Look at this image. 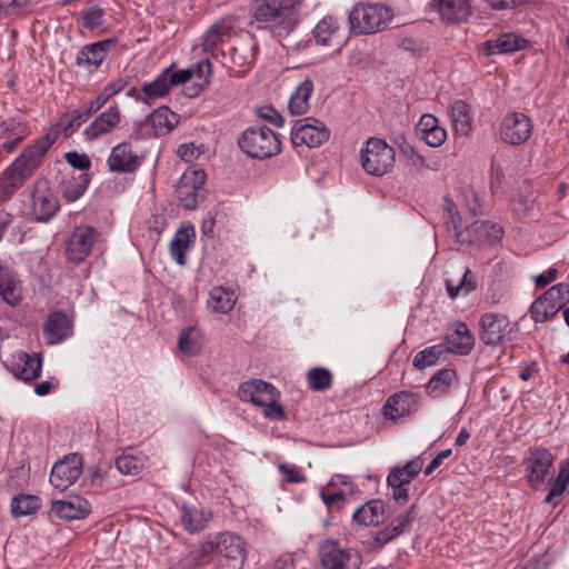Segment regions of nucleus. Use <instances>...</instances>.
<instances>
[{
	"label": "nucleus",
	"instance_id": "obj_5",
	"mask_svg": "<svg viewBox=\"0 0 569 569\" xmlns=\"http://www.w3.org/2000/svg\"><path fill=\"white\" fill-rule=\"evenodd\" d=\"M206 172L202 169L186 170L176 186L179 203L188 210H194L207 197L204 189Z\"/></svg>",
	"mask_w": 569,
	"mask_h": 569
},
{
	"label": "nucleus",
	"instance_id": "obj_26",
	"mask_svg": "<svg viewBox=\"0 0 569 569\" xmlns=\"http://www.w3.org/2000/svg\"><path fill=\"white\" fill-rule=\"evenodd\" d=\"M141 160L131 151L130 144H116L108 158V164L111 171L133 172L141 164Z\"/></svg>",
	"mask_w": 569,
	"mask_h": 569
},
{
	"label": "nucleus",
	"instance_id": "obj_47",
	"mask_svg": "<svg viewBox=\"0 0 569 569\" xmlns=\"http://www.w3.org/2000/svg\"><path fill=\"white\" fill-rule=\"evenodd\" d=\"M208 522V517L204 511L194 507L183 506L181 508V523L183 528L193 533L202 530Z\"/></svg>",
	"mask_w": 569,
	"mask_h": 569
},
{
	"label": "nucleus",
	"instance_id": "obj_8",
	"mask_svg": "<svg viewBox=\"0 0 569 569\" xmlns=\"http://www.w3.org/2000/svg\"><path fill=\"white\" fill-rule=\"evenodd\" d=\"M179 116L167 107L154 110L149 117L141 121L136 129V139H158L169 132L178 124Z\"/></svg>",
	"mask_w": 569,
	"mask_h": 569
},
{
	"label": "nucleus",
	"instance_id": "obj_10",
	"mask_svg": "<svg viewBox=\"0 0 569 569\" xmlns=\"http://www.w3.org/2000/svg\"><path fill=\"white\" fill-rule=\"evenodd\" d=\"M396 151L391 144H367L361 151V166L373 176H382L393 166Z\"/></svg>",
	"mask_w": 569,
	"mask_h": 569
},
{
	"label": "nucleus",
	"instance_id": "obj_15",
	"mask_svg": "<svg viewBox=\"0 0 569 569\" xmlns=\"http://www.w3.org/2000/svg\"><path fill=\"white\" fill-rule=\"evenodd\" d=\"M96 239L97 232L93 228L88 226L77 227L67 242L66 254L68 260L74 263L82 262L91 252Z\"/></svg>",
	"mask_w": 569,
	"mask_h": 569
},
{
	"label": "nucleus",
	"instance_id": "obj_62",
	"mask_svg": "<svg viewBox=\"0 0 569 569\" xmlns=\"http://www.w3.org/2000/svg\"><path fill=\"white\" fill-rule=\"evenodd\" d=\"M24 136L22 133H16L14 121H3L0 123V139L4 142H21Z\"/></svg>",
	"mask_w": 569,
	"mask_h": 569
},
{
	"label": "nucleus",
	"instance_id": "obj_63",
	"mask_svg": "<svg viewBox=\"0 0 569 569\" xmlns=\"http://www.w3.org/2000/svg\"><path fill=\"white\" fill-rule=\"evenodd\" d=\"M67 162L72 166L74 169L84 171L91 167V161L89 157L84 153H79L76 151L67 152L64 154Z\"/></svg>",
	"mask_w": 569,
	"mask_h": 569
},
{
	"label": "nucleus",
	"instance_id": "obj_2",
	"mask_svg": "<svg viewBox=\"0 0 569 569\" xmlns=\"http://www.w3.org/2000/svg\"><path fill=\"white\" fill-rule=\"evenodd\" d=\"M211 552L217 556L216 569H242L247 559V543L237 533L219 532L201 546L198 556L190 553L187 559L194 561Z\"/></svg>",
	"mask_w": 569,
	"mask_h": 569
},
{
	"label": "nucleus",
	"instance_id": "obj_29",
	"mask_svg": "<svg viewBox=\"0 0 569 569\" xmlns=\"http://www.w3.org/2000/svg\"><path fill=\"white\" fill-rule=\"evenodd\" d=\"M116 46L114 39H107L84 46L77 56V64L97 69L106 59L107 52Z\"/></svg>",
	"mask_w": 569,
	"mask_h": 569
},
{
	"label": "nucleus",
	"instance_id": "obj_31",
	"mask_svg": "<svg viewBox=\"0 0 569 569\" xmlns=\"http://www.w3.org/2000/svg\"><path fill=\"white\" fill-rule=\"evenodd\" d=\"M452 129L457 138H469L472 131L471 107L463 100H456L450 106Z\"/></svg>",
	"mask_w": 569,
	"mask_h": 569
},
{
	"label": "nucleus",
	"instance_id": "obj_33",
	"mask_svg": "<svg viewBox=\"0 0 569 569\" xmlns=\"http://www.w3.org/2000/svg\"><path fill=\"white\" fill-rule=\"evenodd\" d=\"M503 230L498 223L490 221H475L466 228L465 237L470 240L466 243L492 242L502 238Z\"/></svg>",
	"mask_w": 569,
	"mask_h": 569
},
{
	"label": "nucleus",
	"instance_id": "obj_6",
	"mask_svg": "<svg viewBox=\"0 0 569 569\" xmlns=\"http://www.w3.org/2000/svg\"><path fill=\"white\" fill-rule=\"evenodd\" d=\"M319 559L323 569H360L362 558L355 549H342L335 539L319 545Z\"/></svg>",
	"mask_w": 569,
	"mask_h": 569
},
{
	"label": "nucleus",
	"instance_id": "obj_40",
	"mask_svg": "<svg viewBox=\"0 0 569 569\" xmlns=\"http://www.w3.org/2000/svg\"><path fill=\"white\" fill-rule=\"evenodd\" d=\"M442 220L447 231L452 233L458 243L465 244L470 240L465 237L466 229L461 228V217L456 203L448 198H445Z\"/></svg>",
	"mask_w": 569,
	"mask_h": 569
},
{
	"label": "nucleus",
	"instance_id": "obj_4",
	"mask_svg": "<svg viewBox=\"0 0 569 569\" xmlns=\"http://www.w3.org/2000/svg\"><path fill=\"white\" fill-rule=\"evenodd\" d=\"M393 18L391 8L380 3L359 2L349 13L350 30L355 34H372L388 28Z\"/></svg>",
	"mask_w": 569,
	"mask_h": 569
},
{
	"label": "nucleus",
	"instance_id": "obj_61",
	"mask_svg": "<svg viewBox=\"0 0 569 569\" xmlns=\"http://www.w3.org/2000/svg\"><path fill=\"white\" fill-rule=\"evenodd\" d=\"M303 562L305 559L301 556L286 553L274 561L273 569H305Z\"/></svg>",
	"mask_w": 569,
	"mask_h": 569
},
{
	"label": "nucleus",
	"instance_id": "obj_51",
	"mask_svg": "<svg viewBox=\"0 0 569 569\" xmlns=\"http://www.w3.org/2000/svg\"><path fill=\"white\" fill-rule=\"evenodd\" d=\"M116 468L126 476H138L144 468V458L131 453H123L116 459Z\"/></svg>",
	"mask_w": 569,
	"mask_h": 569
},
{
	"label": "nucleus",
	"instance_id": "obj_28",
	"mask_svg": "<svg viewBox=\"0 0 569 569\" xmlns=\"http://www.w3.org/2000/svg\"><path fill=\"white\" fill-rule=\"evenodd\" d=\"M196 240V230L193 226H181L173 234L169 243L171 258L179 264H186V253Z\"/></svg>",
	"mask_w": 569,
	"mask_h": 569
},
{
	"label": "nucleus",
	"instance_id": "obj_32",
	"mask_svg": "<svg viewBox=\"0 0 569 569\" xmlns=\"http://www.w3.org/2000/svg\"><path fill=\"white\" fill-rule=\"evenodd\" d=\"M234 24L236 19L232 17H224L212 24L203 36V51L208 52L229 39L233 32Z\"/></svg>",
	"mask_w": 569,
	"mask_h": 569
},
{
	"label": "nucleus",
	"instance_id": "obj_43",
	"mask_svg": "<svg viewBox=\"0 0 569 569\" xmlns=\"http://www.w3.org/2000/svg\"><path fill=\"white\" fill-rule=\"evenodd\" d=\"M423 461L420 458L412 459L403 466L393 467L388 477L387 483L410 486L411 481L420 473Z\"/></svg>",
	"mask_w": 569,
	"mask_h": 569
},
{
	"label": "nucleus",
	"instance_id": "obj_14",
	"mask_svg": "<svg viewBox=\"0 0 569 569\" xmlns=\"http://www.w3.org/2000/svg\"><path fill=\"white\" fill-rule=\"evenodd\" d=\"M258 52V43L254 36L247 32L241 34L229 49V58L237 73H246L253 64Z\"/></svg>",
	"mask_w": 569,
	"mask_h": 569
},
{
	"label": "nucleus",
	"instance_id": "obj_57",
	"mask_svg": "<svg viewBox=\"0 0 569 569\" xmlns=\"http://www.w3.org/2000/svg\"><path fill=\"white\" fill-rule=\"evenodd\" d=\"M208 152L206 144H179L177 154L186 162H192Z\"/></svg>",
	"mask_w": 569,
	"mask_h": 569
},
{
	"label": "nucleus",
	"instance_id": "obj_30",
	"mask_svg": "<svg viewBox=\"0 0 569 569\" xmlns=\"http://www.w3.org/2000/svg\"><path fill=\"white\" fill-rule=\"evenodd\" d=\"M17 378L29 382L37 379L42 369V358L39 353L19 352L12 366Z\"/></svg>",
	"mask_w": 569,
	"mask_h": 569
},
{
	"label": "nucleus",
	"instance_id": "obj_41",
	"mask_svg": "<svg viewBox=\"0 0 569 569\" xmlns=\"http://www.w3.org/2000/svg\"><path fill=\"white\" fill-rule=\"evenodd\" d=\"M457 385V372L449 368L441 369L429 380L427 385V392L433 398H439L447 395L451 387Z\"/></svg>",
	"mask_w": 569,
	"mask_h": 569
},
{
	"label": "nucleus",
	"instance_id": "obj_7",
	"mask_svg": "<svg viewBox=\"0 0 569 569\" xmlns=\"http://www.w3.org/2000/svg\"><path fill=\"white\" fill-rule=\"evenodd\" d=\"M569 302V284L557 283L531 305V317L536 322H545L558 313Z\"/></svg>",
	"mask_w": 569,
	"mask_h": 569
},
{
	"label": "nucleus",
	"instance_id": "obj_50",
	"mask_svg": "<svg viewBox=\"0 0 569 569\" xmlns=\"http://www.w3.org/2000/svg\"><path fill=\"white\" fill-rule=\"evenodd\" d=\"M274 140L280 142L279 136L264 124H254L247 128L237 142H260Z\"/></svg>",
	"mask_w": 569,
	"mask_h": 569
},
{
	"label": "nucleus",
	"instance_id": "obj_54",
	"mask_svg": "<svg viewBox=\"0 0 569 569\" xmlns=\"http://www.w3.org/2000/svg\"><path fill=\"white\" fill-rule=\"evenodd\" d=\"M191 69L193 70V77H197L200 80V82L193 86V96H197L204 89L206 86L209 84L210 77L212 74V64L210 60L207 58L191 66Z\"/></svg>",
	"mask_w": 569,
	"mask_h": 569
},
{
	"label": "nucleus",
	"instance_id": "obj_12",
	"mask_svg": "<svg viewBox=\"0 0 569 569\" xmlns=\"http://www.w3.org/2000/svg\"><path fill=\"white\" fill-rule=\"evenodd\" d=\"M82 473V458L73 453L56 462L50 475V483L59 490L72 486Z\"/></svg>",
	"mask_w": 569,
	"mask_h": 569
},
{
	"label": "nucleus",
	"instance_id": "obj_36",
	"mask_svg": "<svg viewBox=\"0 0 569 569\" xmlns=\"http://www.w3.org/2000/svg\"><path fill=\"white\" fill-rule=\"evenodd\" d=\"M87 120L88 119L78 111L62 116L51 128V131L46 136V142H54L60 139L70 138L72 133L76 132Z\"/></svg>",
	"mask_w": 569,
	"mask_h": 569
},
{
	"label": "nucleus",
	"instance_id": "obj_53",
	"mask_svg": "<svg viewBox=\"0 0 569 569\" xmlns=\"http://www.w3.org/2000/svg\"><path fill=\"white\" fill-rule=\"evenodd\" d=\"M239 148L253 159L263 160L281 152V144H238Z\"/></svg>",
	"mask_w": 569,
	"mask_h": 569
},
{
	"label": "nucleus",
	"instance_id": "obj_49",
	"mask_svg": "<svg viewBox=\"0 0 569 569\" xmlns=\"http://www.w3.org/2000/svg\"><path fill=\"white\" fill-rule=\"evenodd\" d=\"M306 378L309 388L318 392L328 390L333 380L332 373L323 367L311 368Z\"/></svg>",
	"mask_w": 569,
	"mask_h": 569
},
{
	"label": "nucleus",
	"instance_id": "obj_21",
	"mask_svg": "<svg viewBox=\"0 0 569 569\" xmlns=\"http://www.w3.org/2000/svg\"><path fill=\"white\" fill-rule=\"evenodd\" d=\"M338 22L331 17H326L322 20H320L315 27L312 31V38L301 40L292 44L291 47L296 51H301L309 48L312 44V42H316L317 44L325 47L331 46L333 39L338 33Z\"/></svg>",
	"mask_w": 569,
	"mask_h": 569
},
{
	"label": "nucleus",
	"instance_id": "obj_46",
	"mask_svg": "<svg viewBox=\"0 0 569 569\" xmlns=\"http://www.w3.org/2000/svg\"><path fill=\"white\" fill-rule=\"evenodd\" d=\"M446 288L451 299H456L460 296L465 297L477 288L476 277L471 270L467 268L457 282L452 279H447Z\"/></svg>",
	"mask_w": 569,
	"mask_h": 569
},
{
	"label": "nucleus",
	"instance_id": "obj_42",
	"mask_svg": "<svg viewBox=\"0 0 569 569\" xmlns=\"http://www.w3.org/2000/svg\"><path fill=\"white\" fill-rule=\"evenodd\" d=\"M385 503L373 499L359 507L352 515V519L363 526H378L383 521Z\"/></svg>",
	"mask_w": 569,
	"mask_h": 569
},
{
	"label": "nucleus",
	"instance_id": "obj_59",
	"mask_svg": "<svg viewBox=\"0 0 569 569\" xmlns=\"http://www.w3.org/2000/svg\"><path fill=\"white\" fill-rule=\"evenodd\" d=\"M82 26L88 30H94L103 23L101 9L89 8L81 12Z\"/></svg>",
	"mask_w": 569,
	"mask_h": 569
},
{
	"label": "nucleus",
	"instance_id": "obj_37",
	"mask_svg": "<svg viewBox=\"0 0 569 569\" xmlns=\"http://www.w3.org/2000/svg\"><path fill=\"white\" fill-rule=\"evenodd\" d=\"M416 132L423 142H446L447 140L446 129L440 127L438 119L430 113L421 116Z\"/></svg>",
	"mask_w": 569,
	"mask_h": 569
},
{
	"label": "nucleus",
	"instance_id": "obj_39",
	"mask_svg": "<svg viewBox=\"0 0 569 569\" xmlns=\"http://www.w3.org/2000/svg\"><path fill=\"white\" fill-rule=\"evenodd\" d=\"M313 81L307 77L296 88L295 92L290 96L288 109L290 113L300 116L308 111L309 99L313 92Z\"/></svg>",
	"mask_w": 569,
	"mask_h": 569
},
{
	"label": "nucleus",
	"instance_id": "obj_11",
	"mask_svg": "<svg viewBox=\"0 0 569 569\" xmlns=\"http://www.w3.org/2000/svg\"><path fill=\"white\" fill-rule=\"evenodd\" d=\"M60 208L58 198L49 188L44 179L37 180L32 191V213L37 221L48 222Z\"/></svg>",
	"mask_w": 569,
	"mask_h": 569
},
{
	"label": "nucleus",
	"instance_id": "obj_60",
	"mask_svg": "<svg viewBox=\"0 0 569 569\" xmlns=\"http://www.w3.org/2000/svg\"><path fill=\"white\" fill-rule=\"evenodd\" d=\"M415 519V506H411L405 513L395 518L390 525L395 529V535L398 537L409 529Z\"/></svg>",
	"mask_w": 569,
	"mask_h": 569
},
{
	"label": "nucleus",
	"instance_id": "obj_48",
	"mask_svg": "<svg viewBox=\"0 0 569 569\" xmlns=\"http://www.w3.org/2000/svg\"><path fill=\"white\" fill-rule=\"evenodd\" d=\"M40 507V499L32 495H18L11 500V513L21 518L34 513Z\"/></svg>",
	"mask_w": 569,
	"mask_h": 569
},
{
	"label": "nucleus",
	"instance_id": "obj_16",
	"mask_svg": "<svg viewBox=\"0 0 569 569\" xmlns=\"http://www.w3.org/2000/svg\"><path fill=\"white\" fill-rule=\"evenodd\" d=\"M419 407L420 395L412 391H400L387 399L382 413L386 419L397 421L402 417L417 412Z\"/></svg>",
	"mask_w": 569,
	"mask_h": 569
},
{
	"label": "nucleus",
	"instance_id": "obj_23",
	"mask_svg": "<svg viewBox=\"0 0 569 569\" xmlns=\"http://www.w3.org/2000/svg\"><path fill=\"white\" fill-rule=\"evenodd\" d=\"M433 2L441 19L448 23H463L471 16L469 0H433Z\"/></svg>",
	"mask_w": 569,
	"mask_h": 569
},
{
	"label": "nucleus",
	"instance_id": "obj_58",
	"mask_svg": "<svg viewBox=\"0 0 569 569\" xmlns=\"http://www.w3.org/2000/svg\"><path fill=\"white\" fill-rule=\"evenodd\" d=\"M569 488L568 478L565 471H559L557 478L551 485V488L548 492V495L545 498V501L547 503H555L557 505V501H555L556 498L560 497L567 489Z\"/></svg>",
	"mask_w": 569,
	"mask_h": 569
},
{
	"label": "nucleus",
	"instance_id": "obj_24",
	"mask_svg": "<svg viewBox=\"0 0 569 569\" xmlns=\"http://www.w3.org/2000/svg\"><path fill=\"white\" fill-rule=\"evenodd\" d=\"M447 351L459 356H467L475 346V337L468 326L463 322H456L453 329L446 338Z\"/></svg>",
	"mask_w": 569,
	"mask_h": 569
},
{
	"label": "nucleus",
	"instance_id": "obj_17",
	"mask_svg": "<svg viewBox=\"0 0 569 569\" xmlns=\"http://www.w3.org/2000/svg\"><path fill=\"white\" fill-rule=\"evenodd\" d=\"M532 122L521 112L508 113L501 123L503 142H527L531 137Z\"/></svg>",
	"mask_w": 569,
	"mask_h": 569
},
{
	"label": "nucleus",
	"instance_id": "obj_22",
	"mask_svg": "<svg viewBox=\"0 0 569 569\" xmlns=\"http://www.w3.org/2000/svg\"><path fill=\"white\" fill-rule=\"evenodd\" d=\"M120 119L118 106H110L83 130V136L87 140L99 139L102 134L111 132L119 124Z\"/></svg>",
	"mask_w": 569,
	"mask_h": 569
},
{
	"label": "nucleus",
	"instance_id": "obj_13",
	"mask_svg": "<svg viewBox=\"0 0 569 569\" xmlns=\"http://www.w3.org/2000/svg\"><path fill=\"white\" fill-rule=\"evenodd\" d=\"M553 456L548 449L537 448L526 459L525 466L529 485L537 489L541 487L550 476Z\"/></svg>",
	"mask_w": 569,
	"mask_h": 569
},
{
	"label": "nucleus",
	"instance_id": "obj_35",
	"mask_svg": "<svg viewBox=\"0 0 569 569\" xmlns=\"http://www.w3.org/2000/svg\"><path fill=\"white\" fill-rule=\"evenodd\" d=\"M0 297L9 306H17L22 300V287L17 276L7 267L0 266Z\"/></svg>",
	"mask_w": 569,
	"mask_h": 569
},
{
	"label": "nucleus",
	"instance_id": "obj_25",
	"mask_svg": "<svg viewBox=\"0 0 569 569\" xmlns=\"http://www.w3.org/2000/svg\"><path fill=\"white\" fill-rule=\"evenodd\" d=\"M43 333L48 343H59L72 333L71 321L62 311L51 312L43 326Z\"/></svg>",
	"mask_w": 569,
	"mask_h": 569
},
{
	"label": "nucleus",
	"instance_id": "obj_64",
	"mask_svg": "<svg viewBox=\"0 0 569 569\" xmlns=\"http://www.w3.org/2000/svg\"><path fill=\"white\" fill-rule=\"evenodd\" d=\"M278 398H273L272 401H267L263 407V416L270 420H283L286 418L284 410L277 401Z\"/></svg>",
	"mask_w": 569,
	"mask_h": 569
},
{
	"label": "nucleus",
	"instance_id": "obj_19",
	"mask_svg": "<svg viewBox=\"0 0 569 569\" xmlns=\"http://www.w3.org/2000/svg\"><path fill=\"white\" fill-rule=\"evenodd\" d=\"M238 396L241 401H248L254 406H262L267 401H272L273 398H278L279 391L269 382L260 379H251L239 386Z\"/></svg>",
	"mask_w": 569,
	"mask_h": 569
},
{
	"label": "nucleus",
	"instance_id": "obj_38",
	"mask_svg": "<svg viewBox=\"0 0 569 569\" xmlns=\"http://www.w3.org/2000/svg\"><path fill=\"white\" fill-rule=\"evenodd\" d=\"M90 181L91 178L87 172L66 176L60 182V192L67 201L73 202L83 196Z\"/></svg>",
	"mask_w": 569,
	"mask_h": 569
},
{
	"label": "nucleus",
	"instance_id": "obj_44",
	"mask_svg": "<svg viewBox=\"0 0 569 569\" xmlns=\"http://www.w3.org/2000/svg\"><path fill=\"white\" fill-rule=\"evenodd\" d=\"M236 296L233 291H228L223 287H214L209 292L207 306L213 312L228 313L233 309Z\"/></svg>",
	"mask_w": 569,
	"mask_h": 569
},
{
	"label": "nucleus",
	"instance_id": "obj_9",
	"mask_svg": "<svg viewBox=\"0 0 569 569\" xmlns=\"http://www.w3.org/2000/svg\"><path fill=\"white\" fill-rule=\"evenodd\" d=\"M479 338L488 346H498L513 331V325L507 316L487 312L481 316Z\"/></svg>",
	"mask_w": 569,
	"mask_h": 569
},
{
	"label": "nucleus",
	"instance_id": "obj_56",
	"mask_svg": "<svg viewBox=\"0 0 569 569\" xmlns=\"http://www.w3.org/2000/svg\"><path fill=\"white\" fill-rule=\"evenodd\" d=\"M400 146V160L405 161L407 166L421 168L425 166V158L413 144H399Z\"/></svg>",
	"mask_w": 569,
	"mask_h": 569
},
{
	"label": "nucleus",
	"instance_id": "obj_18",
	"mask_svg": "<svg viewBox=\"0 0 569 569\" xmlns=\"http://www.w3.org/2000/svg\"><path fill=\"white\" fill-rule=\"evenodd\" d=\"M329 139V129L315 118L298 120L291 129V142H327Z\"/></svg>",
	"mask_w": 569,
	"mask_h": 569
},
{
	"label": "nucleus",
	"instance_id": "obj_52",
	"mask_svg": "<svg viewBox=\"0 0 569 569\" xmlns=\"http://www.w3.org/2000/svg\"><path fill=\"white\" fill-rule=\"evenodd\" d=\"M443 353V348L440 345L428 347L421 351H419L413 358V366L417 369H425L427 367L433 366L440 359Z\"/></svg>",
	"mask_w": 569,
	"mask_h": 569
},
{
	"label": "nucleus",
	"instance_id": "obj_55",
	"mask_svg": "<svg viewBox=\"0 0 569 569\" xmlns=\"http://www.w3.org/2000/svg\"><path fill=\"white\" fill-rule=\"evenodd\" d=\"M533 198L518 193L511 202V210L519 219L533 217Z\"/></svg>",
	"mask_w": 569,
	"mask_h": 569
},
{
	"label": "nucleus",
	"instance_id": "obj_34",
	"mask_svg": "<svg viewBox=\"0 0 569 569\" xmlns=\"http://www.w3.org/2000/svg\"><path fill=\"white\" fill-rule=\"evenodd\" d=\"M171 88L170 70H163L154 80L141 87L137 100L151 104L154 100L168 94Z\"/></svg>",
	"mask_w": 569,
	"mask_h": 569
},
{
	"label": "nucleus",
	"instance_id": "obj_45",
	"mask_svg": "<svg viewBox=\"0 0 569 569\" xmlns=\"http://www.w3.org/2000/svg\"><path fill=\"white\" fill-rule=\"evenodd\" d=\"M180 351L189 357L197 356L202 347V336L200 330L194 326L184 328L178 340Z\"/></svg>",
	"mask_w": 569,
	"mask_h": 569
},
{
	"label": "nucleus",
	"instance_id": "obj_1",
	"mask_svg": "<svg viewBox=\"0 0 569 569\" xmlns=\"http://www.w3.org/2000/svg\"><path fill=\"white\" fill-rule=\"evenodd\" d=\"M303 0H256L252 17L256 22L268 28L273 36L284 39L296 29L298 12Z\"/></svg>",
	"mask_w": 569,
	"mask_h": 569
},
{
	"label": "nucleus",
	"instance_id": "obj_27",
	"mask_svg": "<svg viewBox=\"0 0 569 569\" xmlns=\"http://www.w3.org/2000/svg\"><path fill=\"white\" fill-rule=\"evenodd\" d=\"M90 503L79 497L74 496L68 500H58L52 502L51 511L61 519L76 520L84 518L90 513Z\"/></svg>",
	"mask_w": 569,
	"mask_h": 569
},
{
	"label": "nucleus",
	"instance_id": "obj_20",
	"mask_svg": "<svg viewBox=\"0 0 569 569\" xmlns=\"http://www.w3.org/2000/svg\"><path fill=\"white\" fill-rule=\"evenodd\" d=\"M527 46V39L517 33L507 32L499 36L497 39L482 42L479 46V50L485 56L507 54L525 49Z\"/></svg>",
	"mask_w": 569,
	"mask_h": 569
},
{
	"label": "nucleus",
	"instance_id": "obj_3",
	"mask_svg": "<svg viewBox=\"0 0 569 569\" xmlns=\"http://www.w3.org/2000/svg\"><path fill=\"white\" fill-rule=\"evenodd\" d=\"M48 148L29 144L0 176V199H9L41 164Z\"/></svg>",
	"mask_w": 569,
	"mask_h": 569
}]
</instances>
